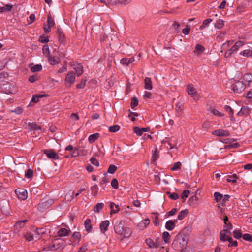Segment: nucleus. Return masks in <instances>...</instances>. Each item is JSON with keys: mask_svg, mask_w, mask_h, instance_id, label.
<instances>
[{"mask_svg": "<svg viewBox=\"0 0 252 252\" xmlns=\"http://www.w3.org/2000/svg\"><path fill=\"white\" fill-rule=\"evenodd\" d=\"M124 223V221L118 220L116 222L114 227L115 233L120 235L122 239L128 238L131 234V229L125 226Z\"/></svg>", "mask_w": 252, "mask_h": 252, "instance_id": "f257e3e1", "label": "nucleus"}, {"mask_svg": "<svg viewBox=\"0 0 252 252\" xmlns=\"http://www.w3.org/2000/svg\"><path fill=\"white\" fill-rule=\"evenodd\" d=\"M190 232L191 228L189 226L186 227L183 229L182 232L177 235L176 242H174L173 244L175 249H178V248L175 247V245L178 242L179 243L181 248L187 245L189 240L188 235Z\"/></svg>", "mask_w": 252, "mask_h": 252, "instance_id": "f03ea898", "label": "nucleus"}, {"mask_svg": "<svg viewBox=\"0 0 252 252\" xmlns=\"http://www.w3.org/2000/svg\"><path fill=\"white\" fill-rule=\"evenodd\" d=\"M231 233L229 230L224 229L220 231V239L222 241H228L230 243L232 242V238L230 237Z\"/></svg>", "mask_w": 252, "mask_h": 252, "instance_id": "7ed1b4c3", "label": "nucleus"}, {"mask_svg": "<svg viewBox=\"0 0 252 252\" xmlns=\"http://www.w3.org/2000/svg\"><path fill=\"white\" fill-rule=\"evenodd\" d=\"M187 89L189 95L193 97L195 100L199 99L200 95L193 87L189 85L187 86Z\"/></svg>", "mask_w": 252, "mask_h": 252, "instance_id": "20e7f679", "label": "nucleus"}, {"mask_svg": "<svg viewBox=\"0 0 252 252\" xmlns=\"http://www.w3.org/2000/svg\"><path fill=\"white\" fill-rule=\"evenodd\" d=\"M75 81V76L73 71H69L65 78V84L66 86H70Z\"/></svg>", "mask_w": 252, "mask_h": 252, "instance_id": "39448f33", "label": "nucleus"}, {"mask_svg": "<svg viewBox=\"0 0 252 252\" xmlns=\"http://www.w3.org/2000/svg\"><path fill=\"white\" fill-rule=\"evenodd\" d=\"M245 88V85L241 81L236 82L232 85V89L236 93H240L244 90Z\"/></svg>", "mask_w": 252, "mask_h": 252, "instance_id": "423d86ee", "label": "nucleus"}, {"mask_svg": "<svg viewBox=\"0 0 252 252\" xmlns=\"http://www.w3.org/2000/svg\"><path fill=\"white\" fill-rule=\"evenodd\" d=\"M15 193L17 195L19 199L24 200L27 199L28 196L27 191L23 189H19L15 190Z\"/></svg>", "mask_w": 252, "mask_h": 252, "instance_id": "0eeeda50", "label": "nucleus"}, {"mask_svg": "<svg viewBox=\"0 0 252 252\" xmlns=\"http://www.w3.org/2000/svg\"><path fill=\"white\" fill-rule=\"evenodd\" d=\"M44 154L50 159H57L59 158L58 154L54 150H45L44 151Z\"/></svg>", "mask_w": 252, "mask_h": 252, "instance_id": "6e6552de", "label": "nucleus"}, {"mask_svg": "<svg viewBox=\"0 0 252 252\" xmlns=\"http://www.w3.org/2000/svg\"><path fill=\"white\" fill-rule=\"evenodd\" d=\"M214 135L220 136V137H227L229 135L228 131L223 129H217L212 132Z\"/></svg>", "mask_w": 252, "mask_h": 252, "instance_id": "1a4fd4ad", "label": "nucleus"}, {"mask_svg": "<svg viewBox=\"0 0 252 252\" xmlns=\"http://www.w3.org/2000/svg\"><path fill=\"white\" fill-rule=\"evenodd\" d=\"M58 39V41L62 44H65V36L61 29L58 28L57 30Z\"/></svg>", "mask_w": 252, "mask_h": 252, "instance_id": "9d476101", "label": "nucleus"}, {"mask_svg": "<svg viewBox=\"0 0 252 252\" xmlns=\"http://www.w3.org/2000/svg\"><path fill=\"white\" fill-rule=\"evenodd\" d=\"M71 232L69 228H61L57 232V236L62 237L68 236Z\"/></svg>", "mask_w": 252, "mask_h": 252, "instance_id": "9b49d317", "label": "nucleus"}, {"mask_svg": "<svg viewBox=\"0 0 252 252\" xmlns=\"http://www.w3.org/2000/svg\"><path fill=\"white\" fill-rule=\"evenodd\" d=\"M178 222L177 219L174 220H169L165 224V228L169 231L172 230L175 227V224Z\"/></svg>", "mask_w": 252, "mask_h": 252, "instance_id": "f8f14e48", "label": "nucleus"}, {"mask_svg": "<svg viewBox=\"0 0 252 252\" xmlns=\"http://www.w3.org/2000/svg\"><path fill=\"white\" fill-rule=\"evenodd\" d=\"M72 66L78 76H80L83 73V66L81 64H74Z\"/></svg>", "mask_w": 252, "mask_h": 252, "instance_id": "ddd939ff", "label": "nucleus"}, {"mask_svg": "<svg viewBox=\"0 0 252 252\" xmlns=\"http://www.w3.org/2000/svg\"><path fill=\"white\" fill-rule=\"evenodd\" d=\"M109 225V221L108 220H105L102 221L100 224V231L102 233H105V232L107 230L108 227Z\"/></svg>", "mask_w": 252, "mask_h": 252, "instance_id": "4468645a", "label": "nucleus"}, {"mask_svg": "<svg viewBox=\"0 0 252 252\" xmlns=\"http://www.w3.org/2000/svg\"><path fill=\"white\" fill-rule=\"evenodd\" d=\"M250 110L247 106L242 107L241 110L237 113V115L238 116H242L243 115L246 116L249 114Z\"/></svg>", "mask_w": 252, "mask_h": 252, "instance_id": "2eb2a0df", "label": "nucleus"}, {"mask_svg": "<svg viewBox=\"0 0 252 252\" xmlns=\"http://www.w3.org/2000/svg\"><path fill=\"white\" fill-rule=\"evenodd\" d=\"M144 88L147 90H151L153 88L151 78L146 77L144 80Z\"/></svg>", "mask_w": 252, "mask_h": 252, "instance_id": "dca6fc26", "label": "nucleus"}, {"mask_svg": "<svg viewBox=\"0 0 252 252\" xmlns=\"http://www.w3.org/2000/svg\"><path fill=\"white\" fill-rule=\"evenodd\" d=\"M60 59L58 57H49L48 58V61L50 63V64L54 65L55 64H57L59 63L60 62Z\"/></svg>", "mask_w": 252, "mask_h": 252, "instance_id": "f3484780", "label": "nucleus"}, {"mask_svg": "<svg viewBox=\"0 0 252 252\" xmlns=\"http://www.w3.org/2000/svg\"><path fill=\"white\" fill-rule=\"evenodd\" d=\"M110 208L111 209V214L116 213L119 211V206L114 202L110 203Z\"/></svg>", "mask_w": 252, "mask_h": 252, "instance_id": "a211bd4d", "label": "nucleus"}, {"mask_svg": "<svg viewBox=\"0 0 252 252\" xmlns=\"http://www.w3.org/2000/svg\"><path fill=\"white\" fill-rule=\"evenodd\" d=\"M150 223V220L149 219H146L143 220L142 222H140L138 224V226L140 229H143L146 228Z\"/></svg>", "mask_w": 252, "mask_h": 252, "instance_id": "6ab92c4d", "label": "nucleus"}, {"mask_svg": "<svg viewBox=\"0 0 252 252\" xmlns=\"http://www.w3.org/2000/svg\"><path fill=\"white\" fill-rule=\"evenodd\" d=\"M240 54L246 57H252V50L247 49L244 50L240 53Z\"/></svg>", "mask_w": 252, "mask_h": 252, "instance_id": "aec40b11", "label": "nucleus"}, {"mask_svg": "<svg viewBox=\"0 0 252 252\" xmlns=\"http://www.w3.org/2000/svg\"><path fill=\"white\" fill-rule=\"evenodd\" d=\"M134 61V58L132 57L130 58H123L121 60V63L124 65H128L130 63H132Z\"/></svg>", "mask_w": 252, "mask_h": 252, "instance_id": "412c9836", "label": "nucleus"}, {"mask_svg": "<svg viewBox=\"0 0 252 252\" xmlns=\"http://www.w3.org/2000/svg\"><path fill=\"white\" fill-rule=\"evenodd\" d=\"M85 227L88 232H90L92 229V226L91 224V220L90 219H87L84 222Z\"/></svg>", "mask_w": 252, "mask_h": 252, "instance_id": "4be33fe9", "label": "nucleus"}, {"mask_svg": "<svg viewBox=\"0 0 252 252\" xmlns=\"http://www.w3.org/2000/svg\"><path fill=\"white\" fill-rule=\"evenodd\" d=\"M12 7V5L10 4H6L3 6H0V12H6L10 11Z\"/></svg>", "mask_w": 252, "mask_h": 252, "instance_id": "5701e85b", "label": "nucleus"}, {"mask_svg": "<svg viewBox=\"0 0 252 252\" xmlns=\"http://www.w3.org/2000/svg\"><path fill=\"white\" fill-rule=\"evenodd\" d=\"M146 243L151 248H158V245L151 239H147L146 240Z\"/></svg>", "mask_w": 252, "mask_h": 252, "instance_id": "b1692460", "label": "nucleus"}, {"mask_svg": "<svg viewBox=\"0 0 252 252\" xmlns=\"http://www.w3.org/2000/svg\"><path fill=\"white\" fill-rule=\"evenodd\" d=\"M224 25V21L221 19L217 20L215 24V27L217 29H221Z\"/></svg>", "mask_w": 252, "mask_h": 252, "instance_id": "393cba45", "label": "nucleus"}, {"mask_svg": "<svg viewBox=\"0 0 252 252\" xmlns=\"http://www.w3.org/2000/svg\"><path fill=\"white\" fill-rule=\"evenodd\" d=\"M188 210L187 209L180 211L178 216V219L179 220H183L187 215Z\"/></svg>", "mask_w": 252, "mask_h": 252, "instance_id": "a878e982", "label": "nucleus"}, {"mask_svg": "<svg viewBox=\"0 0 252 252\" xmlns=\"http://www.w3.org/2000/svg\"><path fill=\"white\" fill-rule=\"evenodd\" d=\"M45 233V231H44L43 228H37L35 230V237L39 238L40 237V236L42 235Z\"/></svg>", "mask_w": 252, "mask_h": 252, "instance_id": "bb28decb", "label": "nucleus"}, {"mask_svg": "<svg viewBox=\"0 0 252 252\" xmlns=\"http://www.w3.org/2000/svg\"><path fill=\"white\" fill-rule=\"evenodd\" d=\"M29 126L30 130L33 131H37L38 130H40L41 128L40 126H38L36 124L34 123H30L29 124Z\"/></svg>", "mask_w": 252, "mask_h": 252, "instance_id": "cd10ccee", "label": "nucleus"}, {"mask_svg": "<svg viewBox=\"0 0 252 252\" xmlns=\"http://www.w3.org/2000/svg\"><path fill=\"white\" fill-rule=\"evenodd\" d=\"M27 221V220H24L18 221L15 224V227L16 229L21 228L24 227L25 223Z\"/></svg>", "mask_w": 252, "mask_h": 252, "instance_id": "c85d7f7f", "label": "nucleus"}, {"mask_svg": "<svg viewBox=\"0 0 252 252\" xmlns=\"http://www.w3.org/2000/svg\"><path fill=\"white\" fill-rule=\"evenodd\" d=\"M168 145L169 146L170 149H172L174 147H175L176 145V141L175 139H169L168 141H167Z\"/></svg>", "mask_w": 252, "mask_h": 252, "instance_id": "c756f323", "label": "nucleus"}, {"mask_svg": "<svg viewBox=\"0 0 252 252\" xmlns=\"http://www.w3.org/2000/svg\"><path fill=\"white\" fill-rule=\"evenodd\" d=\"M99 134H93L89 136L88 140L90 143L94 142L98 137Z\"/></svg>", "mask_w": 252, "mask_h": 252, "instance_id": "7c9ffc66", "label": "nucleus"}, {"mask_svg": "<svg viewBox=\"0 0 252 252\" xmlns=\"http://www.w3.org/2000/svg\"><path fill=\"white\" fill-rule=\"evenodd\" d=\"M212 21V19L210 18L206 19L203 21V24L200 26V29L201 30L205 28L207 26L209 23Z\"/></svg>", "mask_w": 252, "mask_h": 252, "instance_id": "2f4dec72", "label": "nucleus"}, {"mask_svg": "<svg viewBox=\"0 0 252 252\" xmlns=\"http://www.w3.org/2000/svg\"><path fill=\"white\" fill-rule=\"evenodd\" d=\"M98 187L96 185H95L91 188V190L92 191V194L94 195V196H95L98 192Z\"/></svg>", "mask_w": 252, "mask_h": 252, "instance_id": "473e14b6", "label": "nucleus"}, {"mask_svg": "<svg viewBox=\"0 0 252 252\" xmlns=\"http://www.w3.org/2000/svg\"><path fill=\"white\" fill-rule=\"evenodd\" d=\"M104 206V204L103 203H97L94 208V211L98 213L103 208Z\"/></svg>", "mask_w": 252, "mask_h": 252, "instance_id": "72a5a7b5", "label": "nucleus"}, {"mask_svg": "<svg viewBox=\"0 0 252 252\" xmlns=\"http://www.w3.org/2000/svg\"><path fill=\"white\" fill-rule=\"evenodd\" d=\"M42 66L40 64H36L31 67V69L32 72H36L42 70Z\"/></svg>", "mask_w": 252, "mask_h": 252, "instance_id": "f704fd0d", "label": "nucleus"}, {"mask_svg": "<svg viewBox=\"0 0 252 252\" xmlns=\"http://www.w3.org/2000/svg\"><path fill=\"white\" fill-rule=\"evenodd\" d=\"M225 110L229 114V115L230 116L231 119H232L233 118V110L231 108V107L228 105H226L224 107Z\"/></svg>", "mask_w": 252, "mask_h": 252, "instance_id": "c9c22d12", "label": "nucleus"}, {"mask_svg": "<svg viewBox=\"0 0 252 252\" xmlns=\"http://www.w3.org/2000/svg\"><path fill=\"white\" fill-rule=\"evenodd\" d=\"M120 126L118 125H114L109 127V131L111 132H116L120 129Z\"/></svg>", "mask_w": 252, "mask_h": 252, "instance_id": "e433bc0d", "label": "nucleus"}, {"mask_svg": "<svg viewBox=\"0 0 252 252\" xmlns=\"http://www.w3.org/2000/svg\"><path fill=\"white\" fill-rule=\"evenodd\" d=\"M243 80L246 82H250L252 81V75L249 73H246L243 76Z\"/></svg>", "mask_w": 252, "mask_h": 252, "instance_id": "4c0bfd02", "label": "nucleus"}, {"mask_svg": "<svg viewBox=\"0 0 252 252\" xmlns=\"http://www.w3.org/2000/svg\"><path fill=\"white\" fill-rule=\"evenodd\" d=\"M237 178V176L236 174H234L232 176H229L228 178L227 179V181L228 182H231L234 183H236L237 180L236 179Z\"/></svg>", "mask_w": 252, "mask_h": 252, "instance_id": "58836bf2", "label": "nucleus"}, {"mask_svg": "<svg viewBox=\"0 0 252 252\" xmlns=\"http://www.w3.org/2000/svg\"><path fill=\"white\" fill-rule=\"evenodd\" d=\"M204 48V47L200 44H197L195 48V50L194 51L195 53L200 54L202 51H203Z\"/></svg>", "mask_w": 252, "mask_h": 252, "instance_id": "ea45409f", "label": "nucleus"}, {"mask_svg": "<svg viewBox=\"0 0 252 252\" xmlns=\"http://www.w3.org/2000/svg\"><path fill=\"white\" fill-rule=\"evenodd\" d=\"M158 158V155L157 150H156L153 153L152 156L151 161L152 162L154 163Z\"/></svg>", "mask_w": 252, "mask_h": 252, "instance_id": "a19ab883", "label": "nucleus"}, {"mask_svg": "<svg viewBox=\"0 0 252 252\" xmlns=\"http://www.w3.org/2000/svg\"><path fill=\"white\" fill-rule=\"evenodd\" d=\"M138 104V101L136 97H133L132 98L131 102V108H134L135 107L137 106Z\"/></svg>", "mask_w": 252, "mask_h": 252, "instance_id": "79ce46f5", "label": "nucleus"}, {"mask_svg": "<svg viewBox=\"0 0 252 252\" xmlns=\"http://www.w3.org/2000/svg\"><path fill=\"white\" fill-rule=\"evenodd\" d=\"M181 166V163L180 162H177L174 164L173 167L171 168L172 171H176L180 169Z\"/></svg>", "mask_w": 252, "mask_h": 252, "instance_id": "37998d69", "label": "nucleus"}, {"mask_svg": "<svg viewBox=\"0 0 252 252\" xmlns=\"http://www.w3.org/2000/svg\"><path fill=\"white\" fill-rule=\"evenodd\" d=\"M162 236H163L164 241L166 243H167L169 241L170 237V234L168 232L165 231L163 233Z\"/></svg>", "mask_w": 252, "mask_h": 252, "instance_id": "c03bdc74", "label": "nucleus"}, {"mask_svg": "<svg viewBox=\"0 0 252 252\" xmlns=\"http://www.w3.org/2000/svg\"><path fill=\"white\" fill-rule=\"evenodd\" d=\"M214 195L215 197V199L217 202H218L222 199V194H220V193L216 192L214 193Z\"/></svg>", "mask_w": 252, "mask_h": 252, "instance_id": "a18cd8bd", "label": "nucleus"}, {"mask_svg": "<svg viewBox=\"0 0 252 252\" xmlns=\"http://www.w3.org/2000/svg\"><path fill=\"white\" fill-rule=\"evenodd\" d=\"M117 167L114 165H110L108 169L107 172L109 173L113 174L117 170Z\"/></svg>", "mask_w": 252, "mask_h": 252, "instance_id": "49530a36", "label": "nucleus"}, {"mask_svg": "<svg viewBox=\"0 0 252 252\" xmlns=\"http://www.w3.org/2000/svg\"><path fill=\"white\" fill-rule=\"evenodd\" d=\"M55 24L54 21L53 19L52 18L51 16L50 15L48 16L47 18V25L51 26V27H53Z\"/></svg>", "mask_w": 252, "mask_h": 252, "instance_id": "de8ad7c7", "label": "nucleus"}, {"mask_svg": "<svg viewBox=\"0 0 252 252\" xmlns=\"http://www.w3.org/2000/svg\"><path fill=\"white\" fill-rule=\"evenodd\" d=\"M42 50H43V53L44 54V55L45 56L50 57L49 56L50 52H49V47H48V45H44L43 48Z\"/></svg>", "mask_w": 252, "mask_h": 252, "instance_id": "09e8293b", "label": "nucleus"}, {"mask_svg": "<svg viewBox=\"0 0 252 252\" xmlns=\"http://www.w3.org/2000/svg\"><path fill=\"white\" fill-rule=\"evenodd\" d=\"M167 194L168 195L169 197L173 200H176L179 198V196L176 193H171L169 192H168Z\"/></svg>", "mask_w": 252, "mask_h": 252, "instance_id": "8fccbe9b", "label": "nucleus"}, {"mask_svg": "<svg viewBox=\"0 0 252 252\" xmlns=\"http://www.w3.org/2000/svg\"><path fill=\"white\" fill-rule=\"evenodd\" d=\"M111 186L112 187L115 189H117L118 188V182L116 179H113L111 181Z\"/></svg>", "mask_w": 252, "mask_h": 252, "instance_id": "3c124183", "label": "nucleus"}, {"mask_svg": "<svg viewBox=\"0 0 252 252\" xmlns=\"http://www.w3.org/2000/svg\"><path fill=\"white\" fill-rule=\"evenodd\" d=\"M242 235V233L239 230H235L233 231V236L236 239L240 238Z\"/></svg>", "mask_w": 252, "mask_h": 252, "instance_id": "603ef678", "label": "nucleus"}, {"mask_svg": "<svg viewBox=\"0 0 252 252\" xmlns=\"http://www.w3.org/2000/svg\"><path fill=\"white\" fill-rule=\"evenodd\" d=\"M189 192L188 190H184L182 193L181 196L182 199H183V201H185L186 198L188 197Z\"/></svg>", "mask_w": 252, "mask_h": 252, "instance_id": "864d4df0", "label": "nucleus"}, {"mask_svg": "<svg viewBox=\"0 0 252 252\" xmlns=\"http://www.w3.org/2000/svg\"><path fill=\"white\" fill-rule=\"evenodd\" d=\"M24 237L26 240L29 241H31L33 240V236L31 233H28L25 235Z\"/></svg>", "mask_w": 252, "mask_h": 252, "instance_id": "5fc2aeb1", "label": "nucleus"}, {"mask_svg": "<svg viewBox=\"0 0 252 252\" xmlns=\"http://www.w3.org/2000/svg\"><path fill=\"white\" fill-rule=\"evenodd\" d=\"M243 238L245 240L251 242L252 241V236L249 234H245L243 236Z\"/></svg>", "mask_w": 252, "mask_h": 252, "instance_id": "6e6d98bb", "label": "nucleus"}, {"mask_svg": "<svg viewBox=\"0 0 252 252\" xmlns=\"http://www.w3.org/2000/svg\"><path fill=\"white\" fill-rule=\"evenodd\" d=\"M33 176V171L32 169H28L26 174H25V177L28 178H31Z\"/></svg>", "mask_w": 252, "mask_h": 252, "instance_id": "4d7b16f0", "label": "nucleus"}, {"mask_svg": "<svg viewBox=\"0 0 252 252\" xmlns=\"http://www.w3.org/2000/svg\"><path fill=\"white\" fill-rule=\"evenodd\" d=\"M72 237L74 239V241L79 240L80 237V234L78 232H75L72 234Z\"/></svg>", "mask_w": 252, "mask_h": 252, "instance_id": "13d9d810", "label": "nucleus"}, {"mask_svg": "<svg viewBox=\"0 0 252 252\" xmlns=\"http://www.w3.org/2000/svg\"><path fill=\"white\" fill-rule=\"evenodd\" d=\"M39 41L43 43H46L48 42L49 39L48 37L44 36H41L39 38Z\"/></svg>", "mask_w": 252, "mask_h": 252, "instance_id": "bf43d9fd", "label": "nucleus"}, {"mask_svg": "<svg viewBox=\"0 0 252 252\" xmlns=\"http://www.w3.org/2000/svg\"><path fill=\"white\" fill-rule=\"evenodd\" d=\"M133 130H134V132L137 135H139V136H141L142 135V132L141 130V128H139V127H134L133 128Z\"/></svg>", "mask_w": 252, "mask_h": 252, "instance_id": "052dcab7", "label": "nucleus"}, {"mask_svg": "<svg viewBox=\"0 0 252 252\" xmlns=\"http://www.w3.org/2000/svg\"><path fill=\"white\" fill-rule=\"evenodd\" d=\"M151 96H152V94L150 92L145 91L144 93L143 97L144 99H150V98H151Z\"/></svg>", "mask_w": 252, "mask_h": 252, "instance_id": "680f3d73", "label": "nucleus"}, {"mask_svg": "<svg viewBox=\"0 0 252 252\" xmlns=\"http://www.w3.org/2000/svg\"><path fill=\"white\" fill-rule=\"evenodd\" d=\"M118 1L119 4L126 5L129 3L131 1V0H118Z\"/></svg>", "mask_w": 252, "mask_h": 252, "instance_id": "e2e57ef3", "label": "nucleus"}, {"mask_svg": "<svg viewBox=\"0 0 252 252\" xmlns=\"http://www.w3.org/2000/svg\"><path fill=\"white\" fill-rule=\"evenodd\" d=\"M86 80L82 79L81 83L77 85V88H83L85 86Z\"/></svg>", "mask_w": 252, "mask_h": 252, "instance_id": "0e129e2a", "label": "nucleus"}, {"mask_svg": "<svg viewBox=\"0 0 252 252\" xmlns=\"http://www.w3.org/2000/svg\"><path fill=\"white\" fill-rule=\"evenodd\" d=\"M226 32H221L219 35L217 36V39L218 41L222 39L223 37L225 35Z\"/></svg>", "mask_w": 252, "mask_h": 252, "instance_id": "69168bd1", "label": "nucleus"}, {"mask_svg": "<svg viewBox=\"0 0 252 252\" xmlns=\"http://www.w3.org/2000/svg\"><path fill=\"white\" fill-rule=\"evenodd\" d=\"M245 44V43L242 41H237L235 43V45L238 48H239L240 47H242V46H243Z\"/></svg>", "mask_w": 252, "mask_h": 252, "instance_id": "338daca9", "label": "nucleus"}, {"mask_svg": "<svg viewBox=\"0 0 252 252\" xmlns=\"http://www.w3.org/2000/svg\"><path fill=\"white\" fill-rule=\"evenodd\" d=\"M87 245L84 244L79 249L78 252H85L87 250Z\"/></svg>", "mask_w": 252, "mask_h": 252, "instance_id": "774afa93", "label": "nucleus"}]
</instances>
